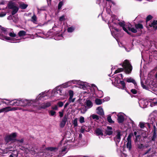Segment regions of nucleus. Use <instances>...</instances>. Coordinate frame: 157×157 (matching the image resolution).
<instances>
[{"label":"nucleus","mask_w":157,"mask_h":157,"mask_svg":"<svg viewBox=\"0 0 157 157\" xmlns=\"http://www.w3.org/2000/svg\"><path fill=\"white\" fill-rule=\"evenodd\" d=\"M74 127H77L78 126L77 119L76 118L73 122Z\"/></svg>","instance_id":"obj_40"},{"label":"nucleus","mask_w":157,"mask_h":157,"mask_svg":"<svg viewBox=\"0 0 157 157\" xmlns=\"http://www.w3.org/2000/svg\"><path fill=\"white\" fill-rule=\"evenodd\" d=\"M127 148L129 151L131 150L132 148L131 141H128L126 144Z\"/></svg>","instance_id":"obj_28"},{"label":"nucleus","mask_w":157,"mask_h":157,"mask_svg":"<svg viewBox=\"0 0 157 157\" xmlns=\"http://www.w3.org/2000/svg\"><path fill=\"white\" fill-rule=\"evenodd\" d=\"M153 18V17L150 15H148L146 18V21L147 23L148 21L151 20Z\"/></svg>","instance_id":"obj_36"},{"label":"nucleus","mask_w":157,"mask_h":157,"mask_svg":"<svg viewBox=\"0 0 157 157\" xmlns=\"http://www.w3.org/2000/svg\"><path fill=\"white\" fill-rule=\"evenodd\" d=\"M68 118V116L67 115L65 114L64 115L62 119V121L63 122H64L65 123L67 121V118Z\"/></svg>","instance_id":"obj_34"},{"label":"nucleus","mask_w":157,"mask_h":157,"mask_svg":"<svg viewBox=\"0 0 157 157\" xmlns=\"http://www.w3.org/2000/svg\"><path fill=\"white\" fill-rule=\"evenodd\" d=\"M51 105V103L50 102H47L42 103L39 106L38 109H45L46 108L49 107Z\"/></svg>","instance_id":"obj_6"},{"label":"nucleus","mask_w":157,"mask_h":157,"mask_svg":"<svg viewBox=\"0 0 157 157\" xmlns=\"http://www.w3.org/2000/svg\"><path fill=\"white\" fill-rule=\"evenodd\" d=\"M6 14V12H2L0 13V17H3L5 16Z\"/></svg>","instance_id":"obj_53"},{"label":"nucleus","mask_w":157,"mask_h":157,"mask_svg":"<svg viewBox=\"0 0 157 157\" xmlns=\"http://www.w3.org/2000/svg\"><path fill=\"white\" fill-rule=\"evenodd\" d=\"M4 99L6 101H9V102H8L9 105H11L12 106H16V103H15V101H14L12 103V101H15L14 100H10L6 99Z\"/></svg>","instance_id":"obj_21"},{"label":"nucleus","mask_w":157,"mask_h":157,"mask_svg":"<svg viewBox=\"0 0 157 157\" xmlns=\"http://www.w3.org/2000/svg\"><path fill=\"white\" fill-rule=\"evenodd\" d=\"M57 148L56 147H48L47 148L48 150H49L51 151H55L57 149Z\"/></svg>","instance_id":"obj_41"},{"label":"nucleus","mask_w":157,"mask_h":157,"mask_svg":"<svg viewBox=\"0 0 157 157\" xmlns=\"http://www.w3.org/2000/svg\"><path fill=\"white\" fill-rule=\"evenodd\" d=\"M95 102L96 104L100 105L102 103V102L101 99L98 98H96L95 100Z\"/></svg>","instance_id":"obj_31"},{"label":"nucleus","mask_w":157,"mask_h":157,"mask_svg":"<svg viewBox=\"0 0 157 157\" xmlns=\"http://www.w3.org/2000/svg\"><path fill=\"white\" fill-rule=\"evenodd\" d=\"M51 109L53 110H57L58 109V107L57 105H55L54 107H52Z\"/></svg>","instance_id":"obj_54"},{"label":"nucleus","mask_w":157,"mask_h":157,"mask_svg":"<svg viewBox=\"0 0 157 157\" xmlns=\"http://www.w3.org/2000/svg\"><path fill=\"white\" fill-rule=\"evenodd\" d=\"M135 28H136L137 30H140L143 29L144 27L142 24L140 23L136 24L135 25Z\"/></svg>","instance_id":"obj_11"},{"label":"nucleus","mask_w":157,"mask_h":157,"mask_svg":"<svg viewBox=\"0 0 157 157\" xmlns=\"http://www.w3.org/2000/svg\"><path fill=\"white\" fill-rule=\"evenodd\" d=\"M11 9L12 10L11 14L12 15H13L15 14L18 12L19 10V8L17 6H16L14 8Z\"/></svg>","instance_id":"obj_17"},{"label":"nucleus","mask_w":157,"mask_h":157,"mask_svg":"<svg viewBox=\"0 0 157 157\" xmlns=\"http://www.w3.org/2000/svg\"><path fill=\"white\" fill-rule=\"evenodd\" d=\"M97 113L98 115L100 116H103L104 115V113L102 108L100 106L98 107L97 108Z\"/></svg>","instance_id":"obj_9"},{"label":"nucleus","mask_w":157,"mask_h":157,"mask_svg":"<svg viewBox=\"0 0 157 157\" xmlns=\"http://www.w3.org/2000/svg\"><path fill=\"white\" fill-rule=\"evenodd\" d=\"M57 105L59 107H62L63 106V103L62 101H59L58 102Z\"/></svg>","instance_id":"obj_51"},{"label":"nucleus","mask_w":157,"mask_h":157,"mask_svg":"<svg viewBox=\"0 0 157 157\" xmlns=\"http://www.w3.org/2000/svg\"><path fill=\"white\" fill-rule=\"evenodd\" d=\"M139 126L140 128L142 129H143L145 127L144 124L143 122H140Z\"/></svg>","instance_id":"obj_49"},{"label":"nucleus","mask_w":157,"mask_h":157,"mask_svg":"<svg viewBox=\"0 0 157 157\" xmlns=\"http://www.w3.org/2000/svg\"><path fill=\"white\" fill-rule=\"evenodd\" d=\"M24 141V139H21V140H17L16 139V142H19L21 143H23Z\"/></svg>","instance_id":"obj_59"},{"label":"nucleus","mask_w":157,"mask_h":157,"mask_svg":"<svg viewBox=\"0 0 157 157\" xmlns=\"http://www.w3.org/2000/svg\"><path fill=\"white\" fill-rule=\"evenodd\" d=\"M157 25V20H154L148 26L150 27H153Z\"/></svg>","instance_id":"obj_24"},{"label":"nucleus","mask_w":157,"mask_h":157,"mask_svg":"<svg viewBox=\"0 0 157 157\" xmlns=\"http://www.w3.org/2000/svg\"><path fill=\"white\" fill-rule=\"evenodd\" d=\"M116 132L117 135L115 136L113 138V140L115 142L117 145V144H118L120 141L121 136H122V134H121V131L120 130H117Z\"/></svg>","instance_id":"obj_4"},{"label":"nucleus","mask_w":157,"mask_h":157,"mask_svg":"<svg viewBox=\"0 0 157 157\" xmlns=\"http://www.w3.org/2000/svg\"><path fill=\"white\" fill-rule=\"evenodd\" d=\"M92 117L94 119H96L97 120H99V117L98 115L96 114H92Z\"/></svg>","instance_id":"obj_38"},{"label":"nucleus","mask_w":157,"mask_h":157,"mask_svg":"<svg viewBox=\"0 0 157 157\" xmlns=\"http://www.w3.org/2000/svg\"><path fill=\"white\" fill-rule=\"evenodd\" d=\"M79 121L81 123H84L85 122L84 117L82 116L80 117Z\"/></svg>","instance_id":"obj_46"},{"label":"nucleus","mask_w":157,"mask_h":157,"mask_svg":"<svg viewBox=\"0 0 157 157\" xmlns=\"http://www.w3.org/2000/svg\"><path fill=\"white\" fill-rule=\"evenodd\" d=\"M66 123H65L64 122H63L62 121H61L60 122V124H59V126L60 128H63L65 124H66Z\"/></svg>","instance_id":"obj_39"},{"label":"nucleus","mask_w":157,"mask_h":157,"mask_svg":"<svg viewBox=\"0 0 157 157\" xmlns=\"http://www.w3.org/2000/svg\"><path fill=\"white\" fill-rule=\"evenodd\" d=\"M63 2H60L58 5V9L59 10H60L61 7H62V6L63 5Z\"/></svg>","instance_id":"obj_50"},{"label":"nucleus","mask_w":157,"mask_h":157,"mask_svg":"<svg viewBox=\"0 0 157 157\" xmlns=\"http://www.w3.org/2000/svg\"><path fill=\"white\" fill-rule=\"evenodd\" d=\"M118 25L121 27H123L125 26V24L124 23L122 22H119L118 23Z\"/></svg>","instance_id":"obj_58"},{"label":"nucleus","mask_w":157,"mask_h":157,"mask_svg":"<svg viewBox=\"0 0 157 157\" xmlns=\"http://www.w3.org/2000/svg\"><path fill=\"white\" fill-rule=\"evenodd\" d=\"M2 38V39L3 40H10L11 41H14L15 40H17V39H16L15 38H12L10 37H7L6 36H3Z\"/></svg>","instance_id":"obj_14"},{"label":"nucleus","mask_w":157,"mask_h":157,"mask_svg":"<svg viewBox=\"0 0 157 157\" xmlns=\"http://www.w3.org/2000/svg\"><path fill=\"white\" fill-rule=\"evenodd\" d=\"M20 98L14 99V100H16L15 101L16 106H20Z\"/></svg>","instance_id":"obj_37"},{"label":"nucleus","mask_w":157,"mask_h":157,"mask_svg":"<svg viewBox=\"0 0 157 157\" xmlns=\"http://www.w3.org/2000/svg\"><path fill=\"white\" fill-rule=\"evenodd\" d=\"M122 28L123 30L125 32H126L128 35L132 36L131 35V33L130 32L128 31V30L126 29V28L125 27V26L122 27Z\"/></svg>","instance_id":"obj_42"},{"label":"nucleus","mask_w":157,"mask_h":157,"mask_svg":"<svg viewBox=\"0 0 157 157\" xmlns=\"http://www.w3.org/2000/svg\"><path fill=\"white\" fill-rule=\"evenodd\" d=\"M107 130H105V133L106 134V135L110 136L113 133V131H112L113 128L112 127H110L109 126L107 127Z\"/></svg>","instance_id":"obj_7"},{"label":"nucleus","mask_w":157,"mask_h":157,"mask_svg":"<svg viewBox=\"0 0 157 157\" xmlns=\"http://www.w3.org/2000/svg\"><path fill=\"white\" fill-rule=\"evenodd\" d=\"M137 148L139 149L143 150L144 147L143 144H140L138 143L136 144Z\"/></svg>","instance_id":"obj_27"},{"label":"nucleus","mask_w":157,"mask_h":157,"mask_svg":"<svg viewBox=\"0 0 157 157\" xmlns=\"http://www.w3.org/2000/svg\"><path fill=\"white\" fill-rule=\"evenodd\" d=\"M86 104L87 106L89 108H90L93 106V104L92 102L90 100H86Z\"/></svg>","instance_id":"obj_16"},{"label":"nucleus","mask_w":157,"mask_h":157,"mask_svg":"<svg viewBox=\"0 0 157 157\" xmlns=\"http://www.w3.org/2000/svg\"><path fill=\"white\" fill-rule=\"evenodd\" d=\"M10 107V108L8 109V110H9V111H15L17 110L18 109V108L17 107H13L11 108L10 107Z\"/></svg>","instance_id":"obj_48"},{"label":"nucleus","mask_w":157,"mask_h":157,"mask_svg":"<svg viewBox=\"0 0 157 157\" xmlns=\"http://www.w3.org/2000/svg\"><path fill=\"white\" fill-rule=\"evenodd\" d=\"M9 108H10V107H7L5 108H4L2 109H0V113L3 112H6L9 111V110L8 109Z\"/></svg>","instance_id":"obj_30"},{"label":"nucleus","mask_w":157,"mask_h":157,"mask_svg":"<svg viewBox=\"0 0 157 157\" xmlns=\"http://www.w3.org/2000/svg\"><path fill=\"white\" fill-rule=\"evenodd\" d=\"M0 30L2 31V32H3L4 34L7 35L8 34L7 29L3 27L1 25L0 27Z\"/></svg>","instance_id":"obj_19"},{"label":"nucleus","mask_w":157,"mask_h":157,"mask_svg":"<svg viewBox=\"0 0 157 157\" xmlns=\"http://www.w3.org/2000/svg\"><path fill=\"white\" fill-rule=\"evenodd\" d=\"M96 134L97 136H103V133L102 130L100 128H97L95 131Z\"/></svg>","instance_id":"obj_8"},{"label":"nucleus","mask_w":157,"mask_h":157,"mask_svg":"<svg viewBox=\"0 0 157 157\" xmlns=\"http://www.w3.org/2000/svg\"><path fill=\"white\" fill-rule=\"evenodd\" d=\"M123 67L124 71L126 74H129L131 73L132 70V67L128 59L124 60L122 65Z\"/></svg>","instance_id":"obj_1"},{"label":"nucleus","mask_w":157,"mask_h":157,"mask_svg":"<svg viewBox=\"0 0 157 157\" xmlns=\"http://www.w3.org/2000/svg\"><path fill=\"white\" fill-rule=\"evenodd\" d=\"M49 114L50 116L55 117L56 116V112L52 110L48 111Z\"/></svg>","instance_id":"obj_18"},{"label":"nucleus","mask_w":157,"mask_h":157,"mask_svg":"<svg viewBox=\"0 0 157 157\" xmlns=\"http://www.w3.org/2000/svg\"><path fill=\"white\" fill-rule=\"evenodd\" d=\"M124 71V68H119L116 70L114 72V74H116L117 73L122 72Z\"/></svg>","instance_id":"obj_33"},{"label":"nucleus","mask_w":157,"mask_h":157,"mask_svg":"<svg viewBox=\"0 0 157 157\" xmlns=\"http://www.w3.org/2000/svg\"><path fill=\"white\" fill-rule=\"evenodd\" d=\"M55 28H57V26L56 25H54V26L52 27V29H51L49 30L50 32H52V30H54L55 31H56V34H59L60 31V30L55 29Z\"/></svg>","instance_id":"obj_26"},{"label":"nucleus","mask_w":157,"mask_h":157,"mask_svg":"<svg viewBox=\"0 0 157 157\" xmlns=\"http://www.w3.org/2000/svg\"><path fill=\"white\" fill-rule=\"evenodd\" d=\"M20 106H24L27 105H31L33 101L32 100H27L20 98Z\"/></svg>","instance_id":"obj_3"},{"label":"nucleus","mask_w":157,"mask_h":157,"mask_svg":"<svg viewBox=\"0 0 157 157\" xmlns=\"http://www.w3.org/2000/svg\"><path fill=\"white\" fill-rule=\"evenodd\" d=\"M9 36L12 37H15L16 36V35L13 33L10 32L9 34Z\"/></svg>","instance_id":"obj_57"},{"label":"nucleus","mask_w":157,"mask_h":157,"mask_svg":"<svg viewBox=\"0 0 157 157\" xmlns=\"http://www.w3.org/2000/svg\"><path fill=\"white\" fill-rule=\"evenodd\" d=\"M126 81L128 82H132L133 84H136L135 80L131 77L127 78H126Z\"/></svg>","instance_id":"obj_15"},{"label":"nucleus","mask_w":157,"mask_h":157,"mask_svg":"<svg viewBox=\"0 0 157 157\" xmlns=\"http://www.w3.org/2000/svg\"><path fill=\"white\" fill-rule=\"evenodd\" d=\"M69 97H73L74 95L73 91L71 90L69 91Z\"/></svg>","instance_id":"obj_44"},{"label":"nucleus","mask_w":157,"mask_h":157,"mask_svg":"<svg viewBox=\"0 0 157 157\" xmlns=\"http://www.w3.org/2000/svg\"><path fill=\"white\" fill-rule=\"evenodd\" d=\"M32 19L34 21H36V17L35 15H34L32 17Z\"/></svg>","instance_id":"obj_61"},{"label":"nucleus","mask_w":157,"mask_h":157,"mask_svg":"<svg viewBox=\"0 0 157 157\" xmlns=\"http://www.w3.org/2000/svg\"><path fill=\"white\" fill-rule=\"evenodd\" d=\"M113 29H114V30H115L116 31V32H120L121 31V30H122L121 29H119L116 28V27H114L113 28Z\"/></svg>","instance_id":"obj_62"},{"label":"nucleus","mask_w":157,"mask_h":157,"mask_svg":"<svg viewBox=\"0 0 157 157\" xmlns=\"http://www.w3.org/2000/svg\"><path fill=\"white\" fill-rule=\"evenodd\" d=\"M133 136V134L132 133H130L128 135L127 138V141H131V137Z\"/></svg>","instance_id":"obj_35"},{"label":"nucleus","mask_w":157,"mask_h":157,"mask_svg":"<svg viewBox=\"0 0 157 157\" xmlns=\"http://www.w3.org/2000/svg\"><path fill=\"white\" fill-rule=\"evenodd\" d=\"M17 136V133L16 132H13L6 136L5 137V140L6 144L9 143L10 141H12L13 142H15Z\"/></svg>","instance_id":"obj_2"},{"label":"nucleus","mask_w":157,"mask_h":157,"mask_svg":"<svg viewBox=\"0 0 157 157\" xmlns=\"http://www.w3.org/2000/svg\"><path fill=\"white\" fill-rule=\"evenodd\" d=\"M151 148H149L147 151H146L144 154V155H145L149 153V152L151 151Z\"/></svg>","instance_id":"obj_60"},{"label":"nucleus","mask_w":157,"mask_h":157,"mask_svg":"<svg viewBox=\"0 0 157 157\" xmlns=\"http://www.w3.org/2000/svg\"><path fill=\"white\" fill-rule=\"evenodd\" d=\"M74 30V29L72 27H70L67 29V31L68 32L71 33L73 32Z\"/></svg>","instance_id":"obj_45"},{"label":"nucleus","mask_w":157,"mask_h":157,"mask_svg":"<svg viewBox=\"0 0 157 157\" xmlns=\"http://www.w3.org/2000/svg\"><path fill=\"white\" fill-rule=\"evenodd\" d=\"M85 130V128H82L80 130V132H81V133H83L84 132Z\"/></svg>","instance_id":"obj_64"},{"label":"nucleus","mask_w":157,"mask_h":157,"mask_svg":"<svg viewBox=\"0 0 157 157\" xmlns=\"http://www.w3.org/2000/svg\"><path fill=\"white\" fill-rule=\"evenodd\" d=\"M73 97H69L68 99V102L69 103H71V102H74L75 98H72Z\"/></svg>","instance_id":"obj_43"},{"label":"nucleus","mask_w":157,"mask_h":157,"mask_svg":"<svg viewBox=\"0 0 157 157\" xmlns=\"http://www.w3.org/2000/svg\"><path fill=\"white\" fill-rule=\"evenodd\" d=\"M141 84L142 87H143V89H145L146 90L147 89V88H148L146 86L144 85V82H142L141 81Z\"/></svg>","instance_id":"obj_47"},{"label":"nucleus","mask_w":157,"mask_h":157,"mask_svg":"<svg viewBox=\"0 0 157 157\" xmlns=\"http://www.w3.org/2000/svg\"><path fill=\"white\" fill-rule=\"evenodd\" d=\"M28 5L25 4L24 3H22L19 5V8L21 9H25L28 7Z\"/></svg>","instance_id":"obj_20"},{"label":"nucleus","mask_w":157,"mask_h":157,"mask_svg":"<svg viewBox=\"0 0 157 157\" xmlns=\"http://www.w3.org/2000/svg\"><path fill=\"white\" fill-rule=\"evenodd\" d=\"M119 83L122 85L121 89L123 90H124L126 89L125 82L123 81H120Z\"/></svg>","instance_id":"obj_25"},{"label":"nucleus","mask_w":157,"mask_h":157,"mask_svg":"<svg viewBox=\"0 0 157 157\" xmlns=\"http://www.w3.org/2000/svg\"><path fill=\"white\" fill-rule=\"evenodd\" d=\"M59 20L60 21H63L65 20V18H64V15H62L61 17H60Z\"/></svg>","instance_id":"obj_55"},{"label":"nucleus","mask_w":157,"mask_h":157,"mask_svg":"<svg viewBox=\"0 0 157 157\" xmlns=\"http://www.w3.org/2000/svg\"><path fill=\"white\" fill-rule=\"evenodd\" d=\"M152 132H153V135L151 138V140L155 141L157 136V128L155 125L153 126Z\"/></svg>","instance_id":"obj_5"},{"label":"nucleus","mask_w":157,"mask_h":157,"mask_svg":"<svg viewBox=\"0 0 157 157\" xmlns=\"http://www.w3.org/2000/svg\"><path fill=\"white\" fill-rule=\"evenodd\" d=\"M117 116L118 123H123L124 120V118L123 116L122 115H117Z\"/></svg>","instance_id":"obj_10"},{"label":"nucleus","mask_w":157,"mask_h":157,"mask_svg":"<svg viewBox=\"0 0 157 157\" xmlns=\"http://www.w3.org/2000/svg\"><path fill=\"white\" fill-rule=\"evenodd\" d=\"M61 91L62 90L59 88V87H58L56 88V90H54V92L55 93V94H56V93H59L58 91H59V92L60 95H63V94H61Z\"/></svg>","instance_id":"obj_29"},{"label":"nucleus","mask_w":157,"mask_h":157,"mask_svg":"<svg viewBox=\"0 0 157 157\" xmlns=\"http://www.w3.org/2000/svg\"><path fill=\"white\" fill-rule=\"evenodd\" d=\"M140 136V135H137V136L136 137V139L135 140V141L136 142H138L139 141V140L138 139V138H139Z\"/></svg>","instance_id":"obj_63"},{"label":"nucleus","mask_w":157,"mask_h":157,"mask_svg":"<svg viewBox=\"0 0 157 157\" xmlns=\"http://www.w3.org/2000/svg\"><path fill=\"white\" fill-rule=\"evenodd\" d=\"M16 6H15V3L12 1L9 2L7 5L9 9H13Z\"/></svg>","instance_id":"obj_13"},{"label":"nucleus","mask_w":157,"mask_h":157,"mask_svg":"<svg viewBox=\"0 0 157 157\" xmlns=\"http://www.w3.org/2000/svg\"><path fill=\"white\" fill-rule=\"evenodd\" d=\"M107 120L110 123L113 124L114 122L112 119L111 117L110 116H109L107 117Z\"/></svg>","instance_id":"obj_32"},{"label":"nucleus","mask_w":157,"mask_h":157,"mask_svg":"<svg viewBox=\"0 0 157 157\" xmlns=\"http://www.w3.org/2000/svg\"><path fill=\"white\" fill-rule=\"evenodd\" d=\"M150 105L151 107H153L157 105V99L154 98L153 100L150 101Z\"/></svg>","instance_id":"obj_12"},{"label":"nucleus","mask_w":157,"mask_h":157,"mask_svg":"<svg viewBox=\"0 0 157 157\" xmlns=\"http://www.w3.org/2000/svg\"><path fill=\"white\" fill-rule=\"evenodd\" d=\"M18 34L19 36L21 37L25 36L26 35V32L24 31L21 30L18 33Z\"/></svg>","instance_id":"obj_22"},{"label":"nucleus","mask_w":157,"mask_h":157,"mask_svg":"<svg viewBox=\"0 0 157 157\" xmlns=\"http://www.w3.org/2000/svg\"><path fill=\"white\" fill-rule=\"evenodd\" d=\"M131 92L133 94H136L137 93V91L135 89H132L131 90Z\"/></svg>","instance_id":"obj_52"},{"label":"nucleus","mask_w":157,"mask_h":157,"mask_svg":"<svg viewBox=\"0 0 157 157\" xmlns=\"http://www.w3.org/2000/svg\"><path fill=\"white\" fill-rule=\"evenodd\" d=\"M128 28L129 31H131L133 33H136L137 32V30L134 27L131 28L129 27H128Z\"/></svg>","instance_id":"obj_23"},{"label":"nucleus","mask_w":157,"mask_h":157,"mask_svg":"<svg viewBox=\"0 0 157 157\" xmlns=\"http://www.w3.org/2000/svg\"><path fill=\"white\" fill-rule=\"evenodd\" d=\"M59 116L60 117H62L63 115V110H62V111L59 112Z\"/></svg>","instance_id":"obj_56"}]
</instances>
